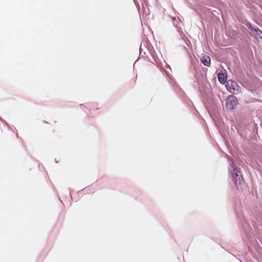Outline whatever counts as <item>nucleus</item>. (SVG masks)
<instances>
[{"mask_svg":"<svg viewBox=\"0 0 262 262\" xmlns=\"http://www.w3.org/2000/svg\"><path fill=\"white\" fill-rule=\"evenodd\" d=\"M232 169L230 170L231 176V180L237 189L242 188V184L244 182V179L241 174L240 168L232 162L231 164Z\"/></svg>","mask_w":262,"mask_h":262,"instance_id":"obj_1","label":"nucleus"},{"mask_svg":"<svg viewBox=\"0 0 262 262\" xmlns=\"http://www.w3.org/2000/svg\"><path fill=\"white\" fill-rule=\"evenodd\" d=\"M219 106L217 100L213 97H208L205 102V106L211 118L215 117L218 115Z\"/></svg>","mask_w":262,"mask_h":262,"instance_id":"obj_2","label":"nucleus"},{"mask_svg":"<svg viewBox=\"0 0 262 262\" xmlns=\"http://www.w3.org/2000/svg\"><path fill=\"white\" fill-rule=\"evenodd\" d=\"M225 87L228 92L230 93H233L237 94L239 92L240 87L238 85L237 83L231 79H230L227 84H225Z\"/></svg>","mask_w":262,"mask_h":262,"instance_id":"obj_3","label":"nucleus"},{"mask_svg":"<svg viewBox=\"0 0 262 262\" xmlns=\"http://www.w3.org/2000/svg\"><path fill=\"white\" fill-rule=\"evenodd\" d=\"M145 48H146V51L150 53V55H151V56L152 57V60L148 58V57L146 55V53L145 51L142 52L143 49L142 48V45H141L140 49H139V57L140 58L147 57L148 60L150 62L154 63V62H155L156 63H158V58L157 56L155 55V53L151 52V51H150L146 47H145Z\"/></svg>","mask_w":262,"mask_h":262,"instance_id":"obj_4","label":"nucleus"},{"mask_svg":"<svg viewBox=\"0 0 262 262\" xmlns=\"http://www.w3.org/2000/svg\"><path fill=\"white\" fill-rule=\"evenodd\" d=\"M238 103L237 98L233 95L229 96L226 99V106L230 110L235 109Z\"/></svg>","mask_w":262,"mask_h":262,"instance_id":"obj_5","label":"nucleus"},{"mask_svg":"<svg viewBox=\"0 0 262 262\" xmlns=\"http://www.w3.org/2000/svg\"><path fill=\"white\" fill-rule=\"evenodd\" d=\"M217 77L219 82L222 84H226L227 82H228L227 81V72L225 71H221L217 74Z\"/></svg>","mask_w":262,"mask_h":262,"instance_id":"obj_6","label":"nucleus"},{"mask_svg":"<svg viewBox=\"0 0 262 262\" xmlns=\"http://www.w3.org/2000/svg\"><path fill=\"white\" fill-rule=\"evenodd\" d=\"M172 24L174 27L177 29V31L180 33V35L182 36V34H183V32L181 31V29L180 25L182 23L181 19L177 18H172Z\"/></svg>","mask_w":262,"mask_h":262,"instance_id":"obj_7","label":"nucleus"},{"mask_svg":"<svg viewBox=\"0 0 262 262\" xmlns=\"http://www.w3.org/2000/svg\"><path fill=\"white\" fill-rule=\"evenodd\" d=\"M242 227L247 236H250L251 227L248 222L245 219H243V223H242Z\"/></svg>","mask_w":262,"mask_h":262,"instance_id":"obj_8","label":"nucleus"},{"mask_svg":"<svg viewBox=\"0 0 262 262\" xmlns=\"http://www.w3.org/2000/svg\"><path fill=\"white\" fill-rule=\"evenodd\" d=\"M243 24L246 26L255 35L258 30L259 29L257 26L246 20Z\"/></svg>","mask_w":262,"mask_h":262,"instance_id":"obj_9","label":"nucleus"},{"mask_svg":"<svg viewBox=\"0 0 262 262\" xmlns=\"http://www.w3.org/2000/svg\"><path fill=\"white\" fill-rule=\"evenodd\" d=\"M201 61L204 66L210 67L211 64V58L209 56L204 54L201 58Z\"/></svg>","mask_w":262,"mask_h":262,"instance_id":"obj_10","label":"nucleus"},{"mask_svg":"<svg viewBox=\"0 0 262 262\" xmlns=\"http://www.w3.org/2000/svg\"><path fill=\"white\" fill-rule=\"evenodd\" d=\"M183 102L187 105V106L189 108L190 110H191V108H193L195 111L197 112V113H198L193 102L188 97L186 98L185 100H184Z\"/></svg>","mask_w":262,"mask_h":262,"instance_id":"obj_11","label":"nucleus"},{"mask_svg":"<svg viewBox=\"0 0 262 262\" xmlns=\"http://www.w3.org/2000/svg\"><path fill=\"white\" fill-rule=\"evenodd\" d=\"M178 91L177 92L178 95L182 99L183 101L185 100L188 97L185 94V93L181 89V88H178Z\"/></svg>","mask_w":262,"mask_h":262,"instance_id":"obj_12","label":"nucleus"},{"mask_svg":"<svg viewBox=\"0 0 262 262\" xmlns=\"http://www.w3.org/2000/svg\"><path fill=\"white\" fill-rule=\"evenodd\" d=\"M254 35L257 39L259 38L262 39V31L259 29Z\"/></svg>","mask_w":262,"mask_h":262,"instance_id":"obj_13","label":"nucleus"},{"mask_svg":"<svg viewBox=\"0 0 262 262\" xmlns=\"http://www.w3.org/2000/svg\"><path fill=\"white\" fill-rule=\"evenodd\" d=\"M88 192V191H87V189H83L80 191H79L78 192H77V195L78 196V197H81L83 195L84 193L85 192Z\"/></svg>","mask_w":262,"mask_h":262,"instance_id":"obj_14","label":"nucleus"},{"mask_svg":"<svg viewBox=\"0 0 262 262\" xmlns=\"http://www.w3.org/2000/svg\"><path fill=\"white\" fill-rule=\"evenodd\" d=\"M254 2L259 7H262V0H254Z\"/></svg>","mask_w":262,"mask_h":262,"instance_id":"obj_15","label":"nucleus"},{"mask_svg":"<svg viewBox=\"0 0 262 262\" xmlns=\"http://www.w3.org/2000/svg\"><path fill=\"white\" fill-rule=\"evenodd\" d=\"M0 119H1V121L4 123V124H5L6 126H7L9 129H10V127L9 125V124L7 123V122L5 120L2 119L1 118H0Z\"/></svg>","mask_w":262,"mask_h":262,"instance_id":"obj_16","label":"nucleus"},{"mask_svg":"<svg viewBox=\"0 0 262 262\" xmlns=\"http://www.w3.org/2000/svg\"><path fill=\"white\" fill-rule=\"evenodd\" d=\"M79 198L78 196L77 197L76 196H75L74 198L72 197V196L71 195V199L73 201H74V202H77L79 200Z\"/></svg>","mask_w":262,"mask_h":262,"instance_id":"obj_17","label":"nucleus"},{"mask_svg":"<svg viewBox=\"0 0 262 262\" xmlns=\"http://www.w3.org/2000/svg\"><path fill=\"white\" fill-rule=\"evenodd\" d=\"M193 83H194V84H193L194 86V85L198 86L199 85V82H198V81L197 80H194Z\"/></svg>","mask_w":262,"mask_h":262,"instance_id":"obj_18","label":"nucleus"},{"mask_svg":"<svg viewBox=\"0 0 262 262\" xmlns=\"http://www.w3.org/2000/svg\"><path fill=\"white\" fill-rule=\"evenodd\" d=\"M42 167H43V165L42 164H39V165H38V168H42Z\"/></svg>","mask_w":262,"mask_h":262,"instance_id":"obj_19","label":"nucleus"},{"mask_svg":"<svg viewBox=\"0 0 262 262\" xmlns=\"http://www.w3.org/2000/svg\"><path fill=\"white\" fill-rule=\"evenodd\" d=\"M183 36H182L181 37H182V38L184 40V41L185 42V39H184V37H185V35H184V34H183Z\"/></svg>","mask_w":262,"mask_h":262,"instance_id":"obj_20","label":"nucleus"},{"mask_svg":"<svg viewBox=\"0 0 262 262\" xmlns=\"http://www.w3.org/2000/svg\"><path fill=\"white\" fill-rule=\"evenodd\" d=\"M55 162L56 163H58V162L57 161H56V159L55 160Z\"/></svg>","mask_w":262,"mask_h":262,"instance_id":"obj_21","label":"nucleus"},{"mask_svg":"<svg viewBox=\"0 0 262 262\" xmlns=\"http://www.w3.org/2000/svg\"><path fill=\"white\" fill-rule=\"evenodd\" d=\"M249 34L251 36H252V34H251L250 33H249Z\"/></svg>","mask_w":262,"mask_h":262,"instance_id":"obj_22","label":"nucleus"},{"mask_svg":"<svg viewBox=\"0 0 262 262\" xmlns=\"http://www.w3.org/2000/svg\"><path fill=\"white\" fill-rule=\"evenodd\" d=\"M80 106H82V105H83V104H80Z\"/></svg>","mask_w":262,"mask_h":262,"instance_id":"obj_23","label":"nucleus"}]
</instances>
